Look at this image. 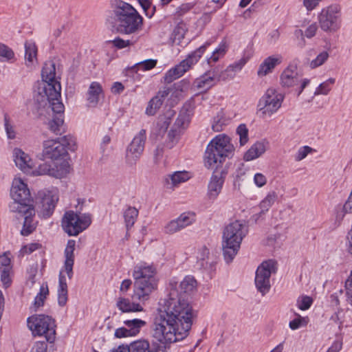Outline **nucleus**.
I'll list each match as a JSON object with an SVG mask.
<instances>
[{
	"label": "nucleus",
	"instance_id": "obj_1",
	"mask_svg": "<svg viewBox=\"0 0 352 352\" xmlns=\"http://www.w3.org/2000/svg\"><path fill=\"white\" fill-rule=\"evenodd\" d=\"M197 281L187 276L180 283H170V291L168 298L164 300L160 309L154 319L153 337L161 344H169L187 337L192 324L193 311L186 296L195 289Z\"/></svg>",
	"mask_w": 352,
	"mask_h": 352
},
{
	"label": "nucleus",
	"instance_id": "obj_2",
	"mask_svg": "<svg viewBox=\"0 0 352 352\" xmlns=\"http://www.w3.org/2000/svg\"><path fill=\"white\" fill-rule=\"evenodd\" d=\"M41 80L34 85V100L38 110L49 109L61 110L64 105L60 101L61 86L56 78V65L53 61L45 62L41 70Z\"/></svg>",
	"mask_w": 352,
	"mask_h": 352
},
{
	"label": "nucleus",
	"instance_id": "obj_3",
	"mask_svg": "<svg viewBox=\"0 0 352 352\" xmlns=\"http://www.w3.org/2000/svg\"><path fill=\"white\" fill-rule=\"evenodd\" d=\"M111 23L120 34H134L142 30L143 18L130 3L122 0H111Z\"/></svg>",
	"mask_w": 352,
	"mask_h": 352
},
{
	"label": "nucleus",
	"instance_id": "obj_4",
	"mask_svg": "<svg viewBox=\"0 0 352 352\" xmlns=\"http://www.w3.org/2000/svg\"><path fill=\"white\" fill-rule=\"evenodd\" d=\"M190 120L188 111H164L158 117L157 139L166 136L164 145L172 148L177 143L181 130L188 126Z\"/></svg>",
	"mask_w": 352,
	"mask_h": 352
},
{
	"label": "nucleus",
	"instance_id": "obj_5",
	"mask_svg": "<svg viewBox=\"0 0 352 352\" xmlns=\"http://www.w3.org/2000/svg\"><path fill=\"white\" fill-rule=\"evenodd\" d=\"M248 233L247 227L240 221H234L226 226L223 232L222 250L226 263L232 261L238 253L243 239Z\"/></svg>",
	"mask_w": 352,
	"mask_h": 352
},
{
	"label": "nucleus",
	"instance_id": "obj_6",
	"mask_svg": "<svg viewBox=\"0 0 352 352\" xmlns=\"http://www.w3.org/2000/svg\"><path fill=\"white\" fill-rule=\"evenodd\" d=\"M234 146L230 138L224 134L218 135L208 144L205 154L204 163L208 168H217L227 157L233 155Z\"/></svg>",
	"mask_w": 352,
	"mask_h": 352
},
{
	"label": "nucleus",
	"instance_id": "obj_7",
	"mask_svg": "<svg viewBox=\"0 0 352 352\" xmlns=\"http://www.w3.org/2000/svg\"><path fill=\"white\" fill-rule=\"evenodd\" d=\"M77 148L76 139L71 135H64L56 140H48L43 142V155L54 162L66 161L65 157L68 151H74Z\"/></svg>",
	"mask_w": 352,
	"mask_h": 352
},
{
	"label": "nucleus",
	"instance_id": "obj_8",
	"mask_svg": "<svg viewBox=\"0 0 352 352\" xmlns=\"http://www.w3.org/2000/svg\"><path fill=\"white\" fill-rule=\"evenodd\" d=\"M28 327L34 336H44L49 343H54L56 340V321L45 314H36L27 320Z\"/></svg>",
	"mask_w": 352,
	"mask_h": 352
},
{
	"label": "nucleus",
	"instance_id": "obj_9",
	"mask_svg": "<svg viewBox=\"0 0 352 352\" xmlns=\"http://www.w3.org/2000/svg\"><path fill=\"white\" fill-rule=\"evenodd\" d=\"M10 196L14 200L9 205L11 212L34 207L33 199L26 184L21 179H14L10 190Z\"/></svg>",
	"mask_w": 352,
	"mask_h": 352
},
{
	"label": "nucleus",
	"instance_id": "obj_10",
	"mask_svg": "<svg viewBox=\"0 0 352 352\" xmlns=\"http://www.w3.org/2000/svg\"><path fill=\"white\" fill-rule=\"evenodd\" d=\"M91 223L89 214H77L74 211L65 213L62 221L63 230L69 236H76L87 229Z\"/></svg>",
	"mask_w": 352,
	"mask_h": 352
},
{
	"label": "nucleus",
	"instance_id": "obj_11",
	"mask_svg": "<svg viewBox=\"0 0 352 352\" xmlns=\"http://www.w3.org/2000/svg\"><path fill=\"white\" fill-rule=\"evenodd\" d=\"M277 272V262L270 259L263 261L257 268L255 276V285L257 291L264 296L269 292L270 285V277L272 274Z\"/></svg>",
	"mask_w": 352,
	"mask_h": 352
},
{
	"label": "nucleus",
	"instance_id": "obj_12",
	"mask_svg": "<svg viewBox=\"0 0 352 352\" xmlns=\"http://www.w3.org/2000/svg\"><path fill=\"white\" fill-rule=\"evenodd\" d=\"M280 85L285 88H294L299 96L309 83V80L302 78L297 72V63L294 60L284 69L280 75Z\"/></svg>",
	"mask_w": 352,
	"mask_h": 352
},
{
	"label": "nucleus",
	"instance_id": "obj_13",
	"mask_svg": "<svg viewBox=\"0 0 352 352\" xmlns=\"http://www.w3.org/2000/svg\"><path fill=\"white\" fill-rule=\"evenodd\" d=\"M318 22L324 32L337 31L341 23V6L335 3L322 8L318 15Z\"/></svg>",
	"mask_w": 352,
	"mask_h": 352
},
{
	"label": "nucleus",
	"instance_id": "obj_14",
	"mask_svg": "<svg viewBox=\"0 0 352 352\" xmlns=\"http://www.w3.org/2000/svg\"><path fill=\"white\" fill-rule=\"evenodd\" d=\"M36 199L37 212L40 217L47 219L54 211L58 201V193L56 189L51 190H40Z\"/></svg>",
	"mask_w": 352,
	"mask_h": 352
},
{
	"label": "nucleus",
	"instance_id": "obj_15",
	"mask_svg": "<svg viewBox=\"0 0 352 352\" xmlns=\"http://www.w3.org/2000/svg\"><path fill=\"white\" fill-rule=\"evenodd\" d=\"M146 135V131L142 129L133 138L126 150L125 160L127 165L133 166L142 156L144 150Z\"/></svg>",
	"mask_w": 352,
	"mask_h": 352
},
{
	"label": "nucleus",
	"instance_id": "obj_16",
	"mask_svg": "<svg viewBox=\"0 0 352 352\" xmlns=\"http://www.w3.org/2000/svg\"><path fill=\"white\" fill-rule=\"evenodd\" d=\"M69 164L67 161H61L60 163L52 164L44 162L38 166L36 172L38 175H47L56 178L65 177L69 172Z\"/></svg>",
	"mask_w": 352,
	"mask_h": 352
},
{
	"label": "nucleus",
	"instance_id": "obj_17",
	"mask_svg": "<svg viewBox=\"0 0 352 352\" xmlns=\"http://www.w3.org/2000/svg\"><path fill=\"white\" fill-rule=\"evenodd\" d=\"M221 80H226V77L221 75L219 70V68H212L199 78H197L194 81V87H196L200 91H207L215 85V81H220Z\"/></svg>",
	"mask_w": 352,
	"mask_h": 352
},
{
	"label": "nucleus",
	"instance_id": "obj_18",
	"mask_svg": "<svg viewBox=\"0 0 352 352\" xmlns=\"http://www.w3.org/2000/svg\"><path fill=\"white\" fill-rule=\"evenodd\" d=\"M133 298L144 302L149 298L151 294L157 289V280H146L143 279L133 278Z\"/></svg>",
	"mask_w": 352,
	"mask_h": 352
},
{
	"label": "nucleus",
	"instance_id": "obj_19",
	"mask_svg": "<svg viewBox=\"0 0 352 352\" xmlns=\"http://www.w3.org/2000/svg\"><path fill=\"white\" fill-rule=\"evenodd\" d=\"M283 99V94L278 93L274 89H268L258 102V110L264 109H266V110H278L281 107Z\"/></svg>",
	"mask_w": 352,
	"mask_h": 352
},
{
	"label": "nucleus",
	"instance_id": "obj_20",
	"mask_svg": "<svg viewBox=\"0 0 352 352\" xmlns=\"http://www.w3.org/2000/svg\"><path fill=\"white\" fill-rule=\"evenodd\" d=\"M194 221V214L184 212L177 219L167 223L164 228V232L168 234H173L191 225Z\"/></svg>",
	"mask_w": 352,
	"mask_h": 352
},
{
	"label": "nucleus",
	"instance_id": "obj_21",
	"mask_svg": "<svg viewBox=\"0 0 352 352\" xmlns=\"http://www.w3.org/2000/svg\"><path fill=\"white\" fill-rule=\"evenodd\" d=\"M65 111H47L46 124L50 131L56 135H61L66 131V125L64 121Z\"/></svg>",
	"mask_w": 352,
	"mask_h": 352
},
{
	"label": "nucleus",
	"instance_id": "obj_22",
	"mask_svg": "<svg viewBox=\"0 0 352 352\" xmlns=\"http://www.w3.org/2000/svg\"><path fill=\"white\" fill-rule=\"evenodd\" d=\"M157 269L153 263L141 261L135 265L133 278L146 280H157L155 276Z\"/></svg>",
	"mask_w": 352,
	"mask_h": 352
},
{
	"label": "nucleus",
	"instance_id": "obj_23",
	"mask_svg": "<svg viewBox=\"0 0 352 352\" xmlns=\"http://www.w3.org/2000/svg\"><path fill=\"white\" fill-rule=\"evenodd\" d=\"M224 179L223 171H214L208 185V196L210 199H217L221 191Z\"/></svg>",
	"mask_w": 352,
	"mask_h": 352
},
{
	"label": "nucleus",
	"instance_id": "obj_24",
	"mask_svg": "<svg viewBox=\"0 0 352 352\" xmlns=\"http://www.w3.org/2000/svg\"><path fill=\"white\" fill-rule=\"evenodd\" d=\"M16 212H18L24 217L21 234L23 236H28L36 229V223L34 221V216L35 215L34 207L17 210Z\"/></svg>",
	"mask_w": 352,
	"mask_h": 352
},
{
	"label": "nucleus",
	"instance_id": "obj_25",
	"mask_svg": "<svg viewBox=\"0 0 352 352\" xmlns=\"http://www.w3.org/2000/svg\"><path fill=\"white\" fill-rule=\"evenodd\" d=\"M75 246L76 241L74 240L70 239L67 241L66 248L64 251V267L69 279H71L73 276Z\"/></svg>",
	"mask_w": 352,
	"mask_h": 352
},
{
	"label": "nucleus",
	"instance_id": "obj_26",
	"mask_svg": "<svg viewBox=\"0 0 352 352\" xmlns=\"http://www.w3.org/2000/svg\"><path fill=\"white\" fill-rule=\"evenodd\" d=\"M15 164L23 172H29L33 166V162L29 155L21 148H15L13 151Z\"/></svg>",
	"mask_w": 352,
	"mask_h": 352
},
{
	"label": "nucleus",
	"instance_id": "obj_27",
	"mask_svg": "<svg viewBox=\"0 0 352 352\" xmlns=\"http://www.w3.org/2000/svg\"><path fill=\"white\" fill-rule=\"evenodd\" d=\"M283 58L280 55L276 56H271L266 58L263 62L259 65L257 71V75L260 77L266 76L271 73L276 66L282 63Z\"/></svg>",
	"mask_w": 352,
	"mask_h": 352
},
{
	"label": "nucleus",
	"instance_id": "obj_28",
	"mask_svg": "<svg viewBox=\"0 0 352 352\" xmlns=\"http://www.w3.org/2000/svg\"><path fill=\"white\" fill-rule=\"evenodd\" d=\"M179 88V86L175 87H164L162 90H160L157 95L153 97L148 103V107L146 110H157L159 109L164 100L168 96V95L172 93L173 94V90L177 89Z\"/></svg>",
	"mask_w": 352,
	"mask_h": 352
},
{
	"label": "nucleus",
	"instance_id": "obj_29",
	"mask_svg": "<svg viewBox=\"0 0 352 352\" xmlns=\"http://www.w3.org/2000/svg\"><path fill=\"white\" fill-rule=\"evenodd\" d=\"M209 45L210 43L206 42L205 44L189 54L184 60L180 62L187 71H188L199 61Z\"/></svg>",
	"mask_w": 352,
	"mask_h": 352
},
{
	"label": "nucleus",
	"instance_id": "obj_30",
	"mask_svg": "<svg viewBox=\"0 0 352 352\" xmlns=\"http://www.w3.org/2000/svg\"><path fill=\"white\" fill-rule=\"evenodd\" d=\"M267 142L258 141L245 152L243 156L245 161H251L261 156L266 151Z\"/></svg>",
	"mask_w": 352,
	"mask_h": 352
},
{
	"label": "nucleus",
	"instance_id": "obj_31",
	"mask_svg": "<svg viewBox=\"0 0 352 352\" xmlns=\"http://www.w3.org/2000/svg\"><path fill=\"white\" fill-rule=\"evenodd\" d=\"M116 307L123 313L142 311L143 307L138 303L131 302L129 298L119 297L116 302Z\"/></svg>",
	"mask_w": 352,
	"mask_h": 352
},
{
	"label": "nucleus",
	"instance_id": "obj_32",
	"mask_svg": "<svg viewBox=\"0 0 352 352\" xmlns=\"http://www.w3.org/2000/svg\"><path fill=\"white\" fill-rule=\"evenodd\" d=\"M102 93V88L99 82H93L91 83L87 93V100L90 107H94L98 104Z\"/></svg>",
	"mask_w": 352,
	"mask_h": 352
},
{
	"label": "nucleus",
	"instance_id": "obj_33",
	"mask_svg": "<svg viewBox=\"0 0 352 352\" xmlns=\"http://www.w3.org/2000/svg\"><path fill=\"white\" fill-rule=\"evenodd\" d=\"M67 300V284L66 278L60 272L58 277V303L60 307H63L66 305Z\"/></svg>",
	"mask_w": 352,
	"mask_h": 352
},
{
	"label": "nucleus",
	"instance_id": "obj_34",
	"mask_svg": "<svg viewBox=\"0 0 352 352\" xmlns=\"http://www.w3.org/2000/svg\"><path fill=\"white\" fill-rule=\"evenodd\" d=\"M249 57H243L238 61L230 65L225 71L221 72L220 74L228 78H233L235 76V72L241 70L243 67L246 64Z\"/></svg>",
	"mask_w": 352,
	"mask_h": 352
},
{
	"label": "nucleus",
	"instance_id": "obj_35",
	"mask_svg": "<svg viewBox=\"0 0 352 352\" xmlns=\"http://www.w3.org/2000/svg\"><path fill=\"white\" fill-rule=\"evenodd\" d=\"M37 47L35 43L32 41H26L25 43V65L31 67L34 60H37Z\"/></svg>",
	"mask_w": 352,
	"mask_h": 352
},
{
	"label": "nucleus",
	"instance_id": "obj_36",
	"mask_svg": "<svg viewBox=\"0 0 352 352\" xmlns=\"http://www.w3.org/2000/svg\"><path fill=\"white\" fill-rule=\"evenodd\" d=\"M230 117L227 116L224 111H218L217 116L214 117L212 124V129L215 132H220L223 130L230 122Z\"/></svg>",
	"mask_w": 352,
	"mask_h": 352
},
{
	"label": "nucleus",
	"instance_id": "obj_37",
	"mask_svg": "<svg viewBox=\"0 0 352 352\" xmlns=\"http://www.w3.org/2000/svg\"><path fill=\"white\" fill-rule=\"evenodd\" d=\"M186 72L187 70L184 65L179 63L165 74L164 76V82L166 83H171L175 80L183 76Z\"/></svg>",
	"mask_w": 352,
	"mask_h": 352
},
{
	"label": "nucleus",
	"instance_id": "obj_38",
	"mask_svg": "<svg viewBox=\"0 0 352 352\" xmlns=\"http://www.w3.org/2000/svg\"><path fill=\"white\" fill-rule=\"evenodd\" d=\"M190 175L188 171H175L173 174L168 175L166 178V183L172 185V187H175L178 184L188 181L190 178Z\"/></svg>",
	"mask_w": 352,
	"mask_h": 352
},
{
	"label": "nucleus",
	"instance_id": "obj_39",
	"mask_svg": "<svg viewBox=\"0 0 352 352\" xmlns=\"http://www.w3.org/2000/svg\"><path fill=\"white\" fill-rule=\"evenodd\" d=\"M123 323L132 336H137L140 333V329L146 324V321L139 318L126 320Z\"/></svg>",
	"mask_w": 352,
	"mask_h": 352
},
{
	"label": "nucleus",
	"instance_id": "obj_40",
	"mask_svg": "<svg viewBox=\"0 0 352 352\" xmlns=\"http://www.w3.org/2000/svg\"><path fill=\"white\" fill-rule=\"evenodd\" d=\"M278 198L277 193L274 191L270 192L266 197L261 201L259 208L261 212L258 214L259 217L265 214L273 206Z\"/></svg>",
	"mask_w": 352,
	"mask_h": 352
},
{
	"label": "nucleus",
	"instance_id": "obj_41",
	"mask_svg": "<svg viewBox=\"0 0 352 352\" xmlns=\"http://www.w3.org/2000/svg\"><path fill=\"white\" fill-rule=\"evenodd\" d=\"M138 214L139 212L138 209L132 206L128 207V208L124 212L123 216L127 230L133 226L138 217Z\"/></svg>",
	"mask_w": 352,
	"mask_h": 352
},
{
	"label": "nucleus",
	"instance_id": "obj_42",
	"mask_svg": "<svg viewBox=\"0 0 352 352\" xmlns=\"http://www.w3.org/2000/svg\"><path fill=\"white\" fill-rule=\"evenodd\" d=\"M129 352H151L150 345L148 341L145 340H139L132 342L128 345Z\"/></svg>",
	"mask_w": 352,
	"mask_h": 352
},
{
	"label": "nucleus",
	"instance_id": "obj_43",
	"mask_svg": "<svg viewBox=\"0 0 352 352\" xmlns=\"http://www.w3.org/2000/svg\"><path fill=\"white\" fill-rule=\"evenodd\" d=\"M186 32L185 24L179 23L173 30L171 39L173 44L179 45Z\"/></svg>",
	"mask_w": 352,
	"mask_h": 352
},
{
	"label": "nucleus",
	"instance_id": "obj_44",
	"mask_svg": "<svg viewBox=\"0 0 352 352\" xmlns=\"http://www.w3.org/2000/svg\"><path fill=\"white\" fill-rule=\"evenodd\" d=\"M14 60V53L13 50L5 44L0 43V61L8 62Z\"/></svg>",
	"mask_w": 352,
	"mask_h": 352
},
{
	"label": "nucleus",
	"instance_id": "obj_45",
	"mask_svg": "<svg viewBox=\"0 0 352 352\" xmlns=\"http://www.w3.org/2000/svg\"><path fill=\"white\" fill-rule=\"evenodd\" d=\"M336 82V79L333 78H330L327 80L322 82L316 89L315 91L316 95L323 94L327 95L329 91L331 89V85H333Z\"/></svg>",
	"mask_w": 352,
	"mask_h": 352
},
{
	"label": "nucleus",
	"instance_id": "obj_46",
	"mask_svg": "<svg viewBox=\"0 0 352 352\" xmlns=\"http://www.w3.org/2000/svg\"><path fill=\"white\" fill-rule=\"evenodd\" d=\"M136 39H128L124 40L119 36L115 38L113 41L110 42L113 44V45L118 49H123L126 47L134 45L136 43Z\"/></svg>",
	"mask_w": 352,
	"mask_h": 352
},
{
	"label": "nucleus",
	"instance_id": "obj_47",
	"mask_svg": "<svg viewBox=\"0 0 352 352\" xmlns=\"http://www.w3.org/2000/svg\"><path fill=\"white\" fill-rule=\"evenodd\" d=\"M48 293L49 290L47 286L46 285L45 287H44L43 285H42L40 288L39 293L34 298V304L36 307L38 308L43 305L44 300L46 298V296L48 294Z\"/></svg>",
	"mask_w": 352,
	"mask_h": 352
},
{
	"label": "nucleus",
	"instance_id": "obj_48",
	"mask_svg": "<svg viewBox=\"0 0 352 352\" xmlns=\"http://www.w3.org/2000/svg\"><path fill=\"white\" fill-rule=\"evenodd\" d=\"M236 133L239 135L241 146L245 145L248 142V129L245 124H241L236 129Z\"/></svg>",
	"mask_w": 352,
	"mask_h": 352
},
{
	"label": "nucleus",
	"instance_id": "obj_49",
	"mask_svg": "<svg viewBox=\"0 0 352 352\" xmlns=\"http://www.w3.org/2000/svg\"><path fill=\"white\" fill-rule=\"evenodd\" d=\"M313 300L308 296H302L297 300V306L300 310H307L312 305Z\"/></svg>",
	"mask_w": 352,
	"mask_h": 352
},
{
	"label": "nucleus",
	"instance_id": "obj_50",
	"mask_svg": "<svg viewBox=\"0 0 352 352\" xmlns=\"http://www.w3.org/2000/svg\"><path fill=\"white\" fill-rule=\"evenodd\" d=\"M329 58V54L327 52L324 51L320 53L315 59L310 63V67L311 68H316L322 65Z\"/></svg>",
	"mask_w": 352,
	"mask_h": 352
},
{
	"label": "nucleus",
	"instance_id": "obj_51",
	"mask_svg": "<svg viewBox=\"0 0 352 352\" xmlns=\"http://www.w3.org/2000/svg\"><path fill=\"white\" fill-rule=\"evenodd\" d=\"M194 3H184L180 5L176 10L175 15L181 17L188 12L195 6Z\"/></svg>",
	"mask_w": 352,
	"mask_h": 352
},
{
	"label": "nucleus",
	"instance_id": "obj_52",
	"mask_svg": "<svg viewBox=\"0 0 352 352\" xmlns=\"http://www.w3.org/2000/svg\"><path fill=\"white\" fill-rule=\"evenodd\" d=\"M346 301L352 306V271L345 282Z\"/></svg>",
	"mask_w": 352,
	"mask_h": 352
},
{
	"label": "nucleus",
	"instance_id": "obj_53",
	"mask_svg": "<svg viewBox=\"0 0 352 352\" xmlns=\"http://www.w3.org/2000/svg\"><path fill=\"white\" fill-rule=\"evenodd\" d=\"M313 149L309 146H304L300 147L295 157L296 161H301L305 158L309 153H310Z\"/></svg>",
	"mask_w": 352,
	"mask_h": 352
},
{
	"label": "nucleus",
	"instance_id": "obj_54",
	"mask_svg": "<svg viewBox=\"0 0 352 352\" xmlns=\"http://www.w3.org/2000/svg\"><path fill=\"white\" fill-rule=\"evenodd\" d=\"M4 125L5 129L7 133V136L9 139H14L15 138V132L13 129L12 126L10 123V119L6 113L4 115Z\"/></svg>",
	"mask_w": 352,
	"mask_h": 352
},
{
	"label": "nucleus",
	"instance_id": "obj_55",
	"mask_svg": "<svg viewBox=\"0 0 352 352\" xmlns=\"http://www.w3.org/2000/svg\"><path fill=\"white\" fill-rule=\"evenodd\" d=\"M41 248V245L38 243H32L30 244H28L26 245L23 246V248L21 250V253L24 254H30L34 252L36 250H38Z\"/></svg>",
	"mask_w": 352,
	"mask_h": 352
},
{
	"label": "nucleus",
	"instance_id": "obj_56",
	"mask_svg": "<svg viewBox=\"0 0 352 352\" xmlns=\"http://www.w3.org/2000/svg\"><path fill=\"white\" fill-rule=\"evenodd\" d=\"M11 269H1V280L5 288L8 287L11 283L10 272Z\"/></svg>",
	"mask_w": 352,
	"mask_h": 352
},
{
	"label": "nucleus",
	"instance_id": "obj_57",
	"mask_svg": "<svg viewBox=\"0 0 352 352\" xmlns=\"http://www.w3.org/2000/svg\"><path fill=\"white\" fill-rule=\"evenodd\" d=\"M307 321L305 318L298 316L297 318L294 319L289 322V326L292 330H296L302 325H306Z\"/></svg>",
	"mask_w": 352,
	"mask_h": 352
},
{
	"label": "nucleus",
	"instance_id": "obj_58",
	"mask_svg": "<svg viewBox=\"0 0 352 352\" xmlns=\"http://www.w3.org/2000/svg\"><path fill=\"white\" fill-rule=\"evenodd\" d=\"M157 60L154 59H146L142 62L137 63L136 65L143 68V70H149L154 68L156 66Z\"/></svg>",
	"mask_w": 352,
	"mask_h": 352
},
{
	"label": "nucleus",
	"instance_id": "obj_59",
	"mask_svg": "<svg viewBox=\"0 0 352 352\" xmlns=\"http://www.w3.org/2000/svg\"><path fill=\"white\" fill-rule=\"evenodd\" d=\"M47 341H38L34 344L31 352H47Z\"/></svg>",
	"mask_w": 352,
	"mask_h": 352
},
{
	"label": "nucleus",
	"instance_id": "obj_60",
	"mask_svg": "<svg viewBox=\"0 0 352 352\" xmlns=\"http://www.w3.org/2000/svg\"><path fill=\"white\" fill-rule=\"evenodd\" d=\"M254 182L258 187L261 188L266 184L267 179L264 175L256 173L254 177Z\"/></svg>",
	"mask_w": 352,
	"mask_h": 352
},
{
	"label": "nucleus",
	"instance_id": "obj_61",
	"mask_svg": "<svg viewBox=\"0 0 352 352\" xmlns=\"http://www.w3.org/2000/svg\"><path fill=\"white\" fill-rule=\"evenodd\" d=\"M322 0H303V6L307 11L315 9Z\"/></svg>",
	"mask_w": 352,
	"mask_h": 352
},
{
	"label": "nucleus",
	"instance_id": "obj_62",
	"mask_svg": "<svg viewBox=\"0 0 352 352\" xmlns=\"http://www.w3.org/2000/svg\"><path fill=\"white\" fill-rule=\"evenodd\" d=\"M114 335L118 338L132 336L126 326L116 329Z\"/></svg>",
	"mask_w": 352,
	"mask_h": 352
},
{
	"label": "nucleus",
	"instance_id": "obj_63",
	"mask_svg": "<svg viewBox=\"0 0 352 352\" xmlns=\"http://www.w3.org/2000/svg\"><path fill=\"white\" fill-rule=\"evenodd\" d=\"M0 269H11L10 259L6 254L0 256Z\"/></svg>",
	"mask_w": 352,
	"mask_h": 352
},
{
	"label": "nucleus",
	"instance_id": "obj_64",
	"mask_svg": "<svg viewBox=\"0 0 352 352\" xmlns=\"http://www.w3.org/2000/svg\"><path fill=\"white\" fill-rule=\"evenodd\" d=\"M342 348V342L340 340H335L331 346L328 349L327 352H339Z\"/></svg>",
	"mask_w": 352,
	"mask_h": 352
}]
</instances>
